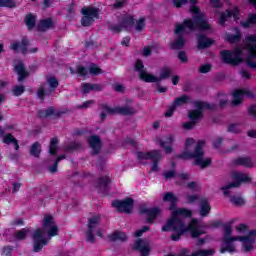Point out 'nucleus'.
Returning <instances> with one entry per match:
<instances>
[{"mask_svg":"<svg viewBox=\"0 0 256 256\" xmlns=\"http://www.w3.org/2000/svg\"><path fill=\"white\" fill-rule=\"evenodd\" d=\"M246 49L248 51L246 64L250 69H256V62L253 61V59H256V34L246 37Z\"/></svg>","mask_w":256,"mask_h":256,"instance_id":"8","label":"nucleus"},{"mask_svg":"<svg viewBox=\"0 0 256 256\" xmlns=\"http://www.w3.org/2000/svg\"><path fill=\"white\" fill-rule=\"evenodd\" d=\"M133 205H135V200L131 197H127L124 200H114L112 202V207H114L118 213H132Z\"/></svg>","mask_w":256,"mask_h":256,"instance_id":"11","label":"nucleus"},{"mask_svg":"<svg viewBox=\"0 0 256 256\" xmlns=\"http://www.w3.org/2000/svg\"><path fill=\"white\" fill-rule=\"evenodd\" d=\"M215 43V40L208 38L205 36V34H200L198 36V49L203 50V49H209Z\"/></svg>","mask_w":256,"mask_h":256,"instance_id":"26","label":"nucleus"},{"mask_svg":"<svg viewBox=\"0 0 256 256\" xmlns=\"http://www.w3.org/2000/svg\"><path fill=\"white\" fill-rule=\"evenodd\" d=\"M158 143L161 149H164V153H166V155H171V153H173V143H175V136L168 135L165 137V140L159 139Z\"/></svg>","mask_w":256,"mask_h":256,"instance_id":"22","label":"nucleus"},{"mask_svg":"<svg viewBox=\"0 0 256 256\" xmlns=\"http://www.w3.org/2000/svg\"><path fill=\"white\" fill-rule=\"evenodd\" d=\"M235 31H236V34H227L226 35V41L228 43H230L231 45H233L235 43H241V39L243 37L239 28L236 27Z\"/></svg>","mask_w":256,"mask_h":256,"instance_id":"32","label":"nucleus"},{"mask_svg":"<svg viewBox=\"0 0 256 256\" xmlns=\"http://www.w3.org/2000/svg\"><path fill=\"white\" fill-rule=\"evenodd\" d=\"M83 95H89L93 91L92 83H83L81 85Z\"/></svg>","mask_w":256,"mask_h":256,"instance_id":"53","label":"nucleus"},{"mask_svg":"<svg viewBox=\"0 0 256 256\" xmlns=\"http://www.w3.org/2000/svg\"><path fill=\"white\" fill-rule=\"evenodd\" d=\"M0 7H6L8 9H15L17 4L14 0H0Z\"/></svg>","mask_w":256,"mask_h":256,"instance_id":"46","label":"nucleus"},{"mask_svg":"<svg viewBox=\"0 0 256 256\" xmlns=\"http://www.w3.org/2000/svg\"><path fill=\"white\" fill-rule=\"evenodd\" d=\"M232 165H234L235 167H255V165L253 164V160H251L250 157H238L232 160Z\"/></svg>","mask_w":256,"mask_h":256,"instance_id":"28","label":"nucleus"},{"mask_svg":"<svg viewBox=\"0 0 256 256\" xmlns=\"http://www.w3.org/2000/svg\"><path fill=\"white\" fill-rule=\"evenodd\" d=\"M163 177L166 181H169V179H174V177H177V172L175 170L166 171L163 174Z\"/></svg>","mask_w":256,"mask_h":256,"instance_id":"56","label":"nucleus"},{"mask_svg":"<svg viewBox=\"0 0 256 256\" xmlns=\"http://www.w3.org/2000/svg\"><path fill=\"white\" fill-rule=\"evenodd\" d=\"M232 233L233 229L231 228V222H228L224 225V235L222 238V244L219 249V253H229L230 255H233L234 253H237L235 241H247L249 239V237L231 236Z\"/></svg>","mask_w":256,"mask_h":256,"instance_id":"4","label":"nucleus"},{"mask_svg":"<svg viewBox=\"0 0 256 256\" xmlns=\"http://www.w3.org/2000/svg\"><path fill=\"white\" fill-rule=\"evenodd\" d=\"M99 107L103 113H108L109 115H115L117 113V108H111L107 104H100Z\"/></svg>","mask_w":256,"mask_h":256,"instance_id":"47","label":"nucleus"},{"mask_svg":"<svg viewBox=\"0 0 256 256\" xmlns=\"http://www.w3.org/2000/svg\"><path fill=\"white\" fill-rule=\"evenodd\" d=\"M89 147L92 149L91 155H99L103 147V142L101 137L97 135H91L87 140Z\"/></svg>","mask_w":256,"mask_h":256,"instance_id":"20","label":"nucleus"},{"mask_svg":"<svg viewBox=\"0 0 256 256\" xmlns=\"http://www.w3.org/2000/svg\"><path fill=\"white\" fill-rule=\"evenodd\" d=\"M232 179L234 182L230 183V187H241V183H251V177L243 172L232 173Z\"/></svg>","mask_w":256,"mask_h":256,"instance_id":"21","label":"nucleus"},{"mask_svg":"<svg viewBox=\"0 0 256 256\" xmlns=\"http://www.w3.org/2000/svg\"><path fill=\"white\" fill-rule=\"evenodd\" d=\"M202 141L203 140H199L197 142L193 152H189L187 151V149H185V151H183L182 153L177 154L175 156V159H182V161H189V159H195L199 154V147H201Z\"/></svg>","mask_w":256,"mask_h":256,"instance_id":"23","label":"nucleus"},{"mask_svg":"<svg viewBox=\"0 0 256 256\" xmlns=\"http://www.w3.org/2000/svg\"><path fill=\"white\" fill-rule=\"evenodd\" d=\"M89 73H90V75L97 76V75H101L103 73V70L101 68H99V66H97V64L90 63Z\"/></svg>","mask_w":256,"mask_h":256,"instance_id":"45","label":"nucleus"},{"mask_svg":"<svg viewBox=\"0 0 256 256\" xmlns=\"http://www.w3.org/2000/svg\"><path fill=\"white\" fill-rule=\"evenodd\" d=\"M12 93L15 97H21V95L25 93V86H14V88L12 89Z\"/></svg>","mask_w":256,"mask_h":256,"instance_id":"50","label":"nucleus"},{"mask_svg":"<svg viewBox=\"0 0 256 256\" xmlns=\"http://www.w3.org/2000/svg\"><path fill=\"white\" fill-rule=\"evenodd\" d=\"M116 113H119V115H123L124 117H131V115L137 113V110L131 106H122L116 107Z\"/></svg>","mask_w":256,"mask_h":256,"instance_id":"33","label":"nucleus"},{"mask_svg":"<svg viewBox=\"0 0 256 256\" xmlns=\"http://www.w3.org/2000/svg\"><path fill=\"white\" fill-rule=\"evenodd\" d=\"M240 25L244 29H249V28H251L252 25H256V14L248 13L246 21H241Z\"/></svg>","mask_w":256,"mask_h":256,"instance_id":"35","label":"nucleus"},{"mask_svg":"<svg viewBox=\"0 0 256 256\" xmlns=\"http://www.w3.org/2000/svg\"><path fill=\"white\" fill-rule=\"evenodd\" d=\"M96 189L99 193H102L104 197H109V191H111V178L109 176H100L96 180Z\"/></svg>","mask_w":256,"mask_h":256,"instance_id":"17","label":"nucleus"},{"mask_svg":"<svg viewBox=\"0 0 256 256\" xmlns=\"http://www.w3.org/2000/svg\"><path fill=\"white\" fill-rule=\"evenodd\" d=\"M231 17L233 18V21L237 23V21L241 19V9H239V7H234L231 10L226 9L225 12H221L219 17V25H225V23H227V19H231Z\"/></svg>","mask_w":256,"mask_h":256,"instance_id":"14","label":"nucleus"},{"mask_svg":"<svg viewBox=\"0 0 256 256\" xmlns=\"http://www.w3.org/2000/svg\"><path fill=\"white\" fill-rule=\"evenodd\" d=\"M243 247L244 253H249V251H253L255 249V246H253L252 241H240Z\"/></svg>","mask_w":256,"mask_h":256,"instance_id":"51","label":"nucleus"},{"mask_svg":"<svg viewBox=\"0 0 256 256\" xmlns=\"http://www.w3.org/2000/svg\"><path fill=\"white\" fill-rule=\"evenodd\" d=\"M175 109H177V107L175 105H171L168 107L167 111L164 113V117H173V115L175 114Z\"/></svg>","mask_w":256,"mask_h":256,"instance_id":"63","label":"nucleus"},{"mask_svg":"<svg viewBox=\"0 0 256 256\" xmlns=\"http://www.w3.org/2000/svg\"><path fill=\"white\" fill-rule=\"evenodd\" d=\"M136 157L140 161H147L150 159L152 161L151 171L153 173H157V171H159V161H161L162 157L159 150H151L148 152L138 151L136 153Z\"/></svg>","mask_w":256,"mask_h":256,"instance_id":"7","label":"nucleus"},{"mask_svg":"<svg viewBox=\"0 0 256 256\" xmlns=\"http://www.w3.org/2000/svg\"><path fill=\"white\" fill-rule=\"evenodd\" d=\"M194 107H196V110H191L188 113V117L190 121H194L195 123H198L199 119H203L204 109H207V111H213V109H215L213 104H209V102L204 101H195Z\"/></svg>","mask_w":256,"mask_h":256,"instance_id":"9","label":"nucleus"},{"mask_svg":"<svg viewBox=\"0 0 256 256\" xmlns=\"http://www.w3.org/2000/svg\"><path fill=\"white\" fill-rule=\"evenodd\" d=\"M163 201L165 203H170V211H172V216L169 218L165 225L162 226L161 231L164 233H169V231H173L174 233L171 235V241H180L181 237H183V232L185 229V222L181 220L180 217H186L187 219L193 217V211L187 208H178L177 209V201L179 199L173 192H166L163 194ZM176 209V210H175Z\"/></svg>","mask_w":256,"mask_h":256,"instance_id":"1","label":"nucleus"},{"mask_svg":"<svg viewBox=\"0 0 256 256\" xmlns=\"http://www.w3.org/2000/svg\"><path fill=\"white\" fill-rule=\"evenodd\" d=\"M171 75H173V71H171V70L169 69V67L164 66V67H162L161 70H160L159 77H156V76H155V79H156V80H154V83H159V81H163V80H165V79H169V77H171Z\"/></svg>","mask_w":256,"mask_h":256,"instance_id":"34","label":"nucleus"},{"mask_svg":"<svg viewBox=\"0 0 256 256\" xmlns=\"http://www.w3.org/2000/svg\"><path fill=\"white\" fill-rule=\"evenodd\" d=\"M135 71L139 73V79L144 81L145 83H155V75L147 73L145 70V64H143V60L137 59L134 65Z\"/></svg>","mask_w":256,"mask_h":256,"instance_id":"12","label":"nucleus"},{"mask_svg":"<svg viewBox=\"0 0 256 256\" xmlns=\"http://www.w3.org/2000/svg\"><path fill=\"white\" fill-rule=\"evenodd\" d=\"M228 133H235L239 134L241 133V128H239V124L232 123L227 128Z\"/></svg>","mask_w":256,"mask_h":256,"instance_id":"54","label":"nucleus"},{"mask_svg":"<svg viewBox=\"0 0 256 256\" xmlns=\"http://www.w3.org/2000/svg\"><path fill=\"white\" fill-rule=\"evenodd\" d=\"M231 203L236 205L237 207H241V205H245V200L238 196H232L230 198Z\"/></svg>","mask_w":256,"mask_h":256,"instance_id":"52","label":"nucleus"},{"mask_svg":"<svg viewBox=\"0 0 256 256\" xmlns=\"http://www.w3.org/2000/svg\"><path fill=\"white\" fill-rule=\"evenodd\" d=\"M213 66H211V64L207 63V64H203L202 66H200L199 68V73H209V71H211Z\"/></svg>","mask_w":256,"mask_h":256,"instance_id":"64","label":"nucleus"},{"mask_svg":"<svg viewBox=\"0 0 256 256\" xmlns=\"http://www.w3.org/2000/svg\"><path fill=\"white\" fill-rule=\"evenodd\" d=\"M190 12L194 13V16L191 19H185L183 24H176L175 35H180L185 31V27L190 29V31H195V29H200V31H209L211 29V25L207 23V20L203 18V14H201V9L197 4L190 6Z\"/></svg>","mask_w":256,"mask_h":256,"instance_id":"2","label":"nucleus"},{"mask_svg":"<svg viewBox=\"0 0 256 256\" xmlns=\"http://www.w3.org/2000/svg\"><path fill=\"white\" fill-rule=\"evenodd\" d=\"M59 138L57 137H53L50 140V144H49V153L52 156L57 155V151H59Z\"/></svg>","mask_w":256,"mask_h":256,"instance_id":"39","label":"nucleus"},{"mask_svg":"<svg viewBox=\"0 0 256 256\" xmlns=\"http://www.w3.org/2000/svg\"><path fill=\"white\" fill-rule=\"evenodd\" d=\"M100 13L101 9L97 7H83L81 9V14L83 15L81 18L82 27H91L95 23V19H101Z\"/></svg>","mask_w":256,"mask_h":256,"instance_id":"5","label":"nucleus"},{"mask_svg":"<svg viewBox=\"0 0 256 256\" xmlns=\"http://www.w3.org/2000/svg\"><path fill=\"white\" fill-rule=\"evenodd\" d=\"M199 213L201 217H208L211 213V204L207 198L200 199L199 203Z\"/></svg>","mask_w":256,"mask_h":256,"instance_id":"27","label":"nucleus"},{"mask_svg":"<svg viewBox=\"0 0 256 256\" xmlns=\"http://www.w3.org/2000/svg\"><path fill=\"white\" fill-rule=\"evenodd\" d=\"M125 29L123 27V24H113V23H108V31H111L112 33H121Z\"/></svg>","mask_w":256,"mask_h":256,"instance_id":"44","label":"nucleus"},{"mask_svg":"<svg viewBox=\"0 0 256 256\" xmlns=\"http://www.w3.org/2000/svg\"><path fill=\"white\" fill-rule=\"evenodd\" d=\"M27 233H29V230L27 228H22L14 233V237L18 241H23L27 239Z\"/></svg>","mask_w":256,"mask_h":256,"instance_id":"43","label":"nucleus"},{"mask_svg":"<svg viewBox=\"0 0 256 256\" xmlns=\"http://www.w3.org/2000/svg\"><path fill=\"white\" fill-rule=\"evenodd\" d=\"M203 147H205V140H202L200 147L198 148V154L194 159V165L200 167V169H207L209 165H211L212 160L211 158H205V151H203Z\"/></svg>","mask_w":256,"mask_h":256,"instance_id":"13","label":"nucleus"},{"mask_svg":"<svg viewBox=\"0 0 256 256\" xmlns=\"http://www.w3.org/2000/svg\"><path fill=\"white\" fill-rule=\"evenodd\" d=\"M101 217L99 216H92L88 219V226L86 231V241L87 243H95V234L94 231L97 229L99 225Z\"/></svg>","mask_w":256,"mask_h":256,"instance_id":"15","label":"nucleus"},{"mask_svg":"<svg viewBox=\"0 0 256 256\" xmlns=\"http://www.w3.org/2000/svg\"><path fill=\"white\" fill-rule=\"evenodd\" d=\"M160 213H161V209H159V207H152V208L142 207V208H140V214L147 215L146 223H149L150 225H153V223H155V219H157V217H159Z\"/></svg>","mask_w":256,"mask_h":256,"instance_id":"18","label":"nucleus"},{"mask_svg":"<svg viewBox=\"0 0 256 256\" xmlns=\"http://www.w3.org/2000/svg\"><path fill=\"white\" fill-rule=\"evenodd\" d=\"M53 27V19L51 18H46L42 19L38 22L37 29L40 32H45L48 29H52Z\"/></svg>","mask_w":256,"mask_h":256,"instance_id":"31","label":"nucleus"},{"mask_svg":"<svg viewBox=\"0 0 256 256\" xmlns=\"http://www.w3.org/2000/svg\"><path fill=\"white\" fill-rule=\"evenodd\" d=\"M53 225H55V222L53 221V216H45L43 220V228L49 229V227H53Z\"/></svg>","mask_w":256,"mask_h":256,"instance_id":"48","label":"nucleus"},{"mask_svg":"<svg viewBox=\"0 0 256 256\" xmlns=\"http://www.w3.org/2000/svg\"><path fill=\"white\" fill-rule=\"evenodd\" d=\"M91 105H95V100H87L82 105H78L77 109H89Z\"/></svg>","mask_w":256,"mask_h":256,"instance_id":"60","label":"nucleus"},{"mask_svg":"<svg viewBox=\"0 0 256 256\" xmlns=\"http://www.w3.org/2000/svg\"><path fill=\"white\" fill-rule=\"evenodd\" d=\"M183 229V235L189 231L192 239H199V237H201V235L204 233L199 227V220H197V218H193L188 226H183Z\"/></svg>","mask_w":256,"mask_h":256,"instance_id":"16","label":"nucleus"},{"mask_svg":"<svg viewBox=\"0 0 256 256\" xmlns=\"http://www.w3.org/2000/svg\"><path fill=\"white\" fill-rule=\"evenodd\" d=\"M188 103H191V96L183 94L177 97L172 104L176 107H182V105H188Z\"/></svg>","mask_w":256,"mask_h":256,"instance_id":"36","label":"nucleus"},{"mask_svg":"<svg viewBox=\"0 0 256 256\" xmlns=\"http://www.w3.org/2000/svg\"><path fill=\"white\" fill-rule=\"evenodd\" d=\"M47 83L50 87V89H53V91H55V89H57V87H59V80H57L54 76H51L47 79Z\"/></svg>","mask_w":256,"mask_h":256,"instance_id":"49","label":"nucleus"},{"mask_svg":"<svg viewBox=\"0 0 256 256\" xmlns=\"http://www.w3.org/2000/svg\"><path fill=\"white\" fill-rule=\"evenodd\" d=\"M14 71L17 72L19 82L25 81V79L29 77V72L25 70V64H23V62L18 63L14 67Z\"/></svg>","mask_w":256,"mask_h":256,"instance_id":"29","label":"nucleus"},{"mask_svg":"<svg viewBox=\"0 0 256 256\" xmlns=\"http://www.w3.org/2000/svg\"><path fill=\"white\" fill-rule=\"evenodd\" d=\"M48 237L45 238V230L43 228L36 229L32 234L33 241V252L40 253L43 250V247L49 245V241H51V237H56L59 233V227L57 225H53L51 227L46 228Z\"/></svg>","mask_w":256,"mask_h":256,"instance_id":"3","label":"nucleus"},{"mask_svg":"<svg viewBox=\"0 0 256 256\" xmlns=\"http://www.w3.org/2000/svg\"><path fill=\"white\" fill-rule=\"evenodd\" d=\"M181 33L176 34L180 36L172 43V49H181V47H185V38H183V35H181Z\"/></svg>","mask_w":256,"mask_h":256,"instance_id":"42","label":"nucleus"},{"mask_svg":"<svg viewBox=\"0 0 256 256\" xmlns=\"http://www.w3.org/2000/svg\"><path fill=\"white\" fill-rule=\"evenodd\" d=\"M110 239L112 241H127V234L121 231H117L112 233V235L110 236Z\"/></svg>","mask_w":256,"mask_h":256,"instance_id":"41","label":"nucleus"},{"mask_svg":"<svg viewBox=\"0 0 256 256\" xmlns=\"http://www.w3.org/2000/svg\"><path fill=\"white\" fill-rule=\"evenodd\" d=\"M67 113V110L59 111L55 110V107L50 106L46 110L40 109L37 112L38 119H47V117H51L54 115V117H61V115H65Z\"/></svg>","mask_w":256,"mask_h":256,"instance_id":"19","label":"nucleus"},{"mask_svg":"<svg viewBox=\"0 0 256 256\" xmlns=\"http://www.w3.org/2000/svg\"><path fill=\"white\" fill-rule=\"evenodd\" d=\"M24 23L28 27V31H32V29H35L37 19L35 18V15L29 13L28 15H26Z\"/></svg>","mask_w":256,"mask_h":256,"instance_id":"38","label":"nucleus"},{"mask_svg":"<svg viewBox=\"0 0 256 256\" xmlns=\"http://www.w3.org/2000/svg\"><path fill=\"white\" fill-rule=\"evenodd\" d=\"M77 73L80 77H87L89 70L87 68H85L84 66H78Z\"/></svg>","mask_w":256,"mask_h":256,"instance_id":"59","label":"nucleus"},{"mask_svg":"<svg viewBox=\"0 0 256 256\" xmlns=\"http://www.w3.org/2000/svg\"><path fill=\"white\" fill-rule=\"evenodd\" d=\"M146 21L147 19L145 17H141L137 20L134 15L126 14L122 17L120 23L124 29H131V27H135V31H137V33H141L145 29Z\"/></svg>","mask_w":256,"mask_h":256,"instance_id":"6","label":"nucleus"},{"mask_svg":"<svg viewBox=\"0 0 256 256\" xmlns=\"http://www.w3.org/2000/svg\"><path fill=\"white\" fill-rule=\"evenodd\" d=\"M145 247H147V244H145V241L143 240H137L135 242V245H134V250L135 251H141L142 249H144Z\"/></svg>","mask_w":256,"mask_h":256,"instance_id":"57","label":"nucleus"},{"mask_svg":"<svg viewBox=\"0 0 256 256\" xmlns=\"http://www.w3.org/2000/svg\"><path fill=\"white\" fill-rule=\"evenodd\" d=\"M29 40L27 38H22L21 42H14L11 44L10 49L12 51H16V53H19V51L22 53V55H27L29 53Z\"/></svg>","mask_w":256,"mask_h":256,"instance_id":"24","label":"nucleus"},{"mask_svg":"<svg viewBox=\"0 0 256 256\" xmlns=\"http://www.w3.org/2000/svg\"><path fill=\"white\" fill-rule=\"evenodd\" d=\"M3 143H5V145H13L15 148V151H19V141L17 140V138H15V136H13V134L11 133H7L3 136Z\"/></svg>","mask_w":256,"mask_h":256,"instance_id":"30","label":"nucleus"},{"mask_svg":"<svg viewBox=\"0 0 256 256\" xmlns=\"http://www.w3.org/2000/svg\"><path fill=\"white\" fill-rule=\"evenodd\" d=\"M178 59L182 63H187L189 61V58L187 57V52L186 51L178 52Z\"/></svg>","mask_w":256,"mask_h":256,"instance_id":"61","label":"nucleus"},{"mask_svg":"<svg viewBox=\"0 0 256 256\" xmlns=\"http://www.w3.org/2000/svg\"><path fill=\"white\" fill-rule=\"evenodd\" d=\"M37 97L40 99L41 103H45V97H47V92H45V88L40 87L37 90Z\"/></svg>","mask_w":256,"mask_h":256,"instance_id":"55","label":"nucleus"},{"mask_svg":"<svg viewBox=\"0 0 256 256\" xmlns=\"http://www.w3.org/2000/svg\"><path fill=\"white\" fill-rule=\"evenodd\" d=\"M80 149H83V144L79 142H70L63 148L65 153H73V151H79Z\"/></svg>","mask_w":256,"mask_h":256,"instance_id":"37","label":"nucleus"},{"mask_svg":"<svg viewBox=\"0 0 256 256\" xmlns=\"http://www.w3.org/2000/svg\"><path fill=\"white\" fill-rule=\"evenodd\" d=\"M126 0H115L113 9H123L125 7Z\"/></svg>","mask_w":256,"mask_h":256,"instance_id":"62","label":"nucleus"},{"mask_svg":"<svg viewBox=\"0 0 256 256\" xmlns=\"http://www.w3.org/2000/svg\"><path fill=\"white\" fill-rule=\"evenodd\" d=\"M30 155H32V157H36V158L40 157V155H41V144L39 142H34L31 145Z\"/></svg>","mask_w":256,"mask_h":256,"instance_id":"40","label":"nucleus"},{"mask_svg":"<svg viewBox=\"0 0 256 256\" xmlns=\"http://www.w3.org/2000/svg\"><path fill=\"white\" fill-rule=\"evenodd\" d=\"M147 231H151V227H149V226H142L141 229L136 230L135 237H143V233H147Z\"/></svg>","mask_w":256,"mask_h":256,"instance_id":"58","label":"nucleus"},{"mask_svg":"<svg viewBox=\"0 0 256 256\" xmlns=\"http://www.w3.org/2000/svg\"><path fill=\"white\" fill-rule=\"evenodd\" d=\"M220 55L223 63H226V65H239V63H243V58H241V49L239 48L235 51L222 50Z\"/></svg>","mask_w":256,"mask_h":256,"instance_id":"10","label":"nucleus"},{"mask_svg":"<svg viewBox=\"0 0 256 256\" xmlns=\"http://www.w3.org/2000/svg\"><path fill=\"white\" fill-rule=\"evenodd\" d=\"M244 95H248L249 97H253V94L251 93V91L249 90H234L232 93V97H234V99L232 100V105H234V107H237L238 105H241V103H243V96Z\"/></svg>","mask_w":256,"mask_h":256,"instance_id":"25","label":"nucleus"}]
</instances>
